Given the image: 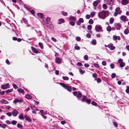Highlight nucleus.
Instances as JSON below:
<instances>
[{
	"label": "nucleus",
	"instance_id": "1",
	"mask_svg": "<svg viewBox=\"0 0 129 129\" xmlns=\"http://www.w3.org/2000/svg\"><path fill=\"white\" fill-rule=\"evenodd\" d=\"M109 13L106 11L103 12V11L98 13V16L99 17L102 19H105L108 16Z\"/></svg>",
	"mask_w": 129,
	"mask_h": 129
},
{
	"label": "nucleus",
	"instance_id": "2",
	"mask_svg": "<svg viewBox=\"0 0 129 129\" xmlns=\"http://www.w3.org/2000/svg\"><path fill=\"white\" fill-rule=\"evenodd\" d=\"M102 28L101 26L99 25H97L95 26V29L97 32H100Z\"/></svg>",
	"mask_w": 129,
	"mask_h": 129
},
{
	"label": "nucleus",
	"instance_id": "3",
	"mask_svg": "<svg viewBox=\"0 0 129 129\" xmlns=\"http://www.w3.org/2000/svg\"><path fill=\"white\" fill-rule=\"evenodd\" d=\"M9 84L7 83L6 85L3 84L1 86V88L3 89H5L9 88Z\"/></svg>",
	"mask_w": 129,
	"mask_h": 129
},
{
	"label": "nucleus",
	"instance_id": "4",
	"mask_svg": "<svg viewBox=\"0 0 129 129\" xmlns=\"http://www.w3.org/2000/svg\"><path fill=\"white\" fill-rule=\"evenodd\" d=\"M50 18L49 17H47L46 18L45 20L44 21V23L45 25L50 23Z\"/></svg>",
	"mask_w": 129,
	"mask_h": 129
},
{
	"label": "nucleus",
	"instance_id": "5",
	"mask_svg": "<svg viewBox=\"0 0 129 129\" xmlns=\"http://www.w3.org/2000/svg\"><path fill=\"white\" fill-rule=\"evenodd\" d=\"M84 22V20L82 18H80L78 21L76 22V24L78 25H80L81 23H82Z\"/></svg>",
	"mask_w": 129,
	"mask_h": 129
},
{
	"label": "nucleus",
	"instance_id": "6",
	"mask_svg": "<svg viewBox=\"0 0 129 129\" xmlns=\"http://www.w3.org/2000/svg\"><path fill=\"white\" fill-rule=\"evenodd\" d=\"M114 2L113 0H107L106 3L108 5H113Z\"/></svg>",
	"mask_w": 129,
	"mask_h": 129
},
{
	"label": "nucleus",
	"instance_id": "7",
	"mask_svg": "<svg viewBox=\"0 0 129 129\" xmlns=\"http://www.w3.org/2000/svg\"><path fill=\"white\" fill-rule=\"evenodd\" d=\"M115 26L116 29L117 30H120L121 27V25L119 23H117L115 24Z\"/></svg>",
	"mask_w": 129,
	"mask_h": 129
},
{
	"label": "nucleus",
	"instance_id": "8",
	"mask_svg": "<svg viewBox=\"0 0 129 129\" xmlns=\"http://www.w3.org/2000/svg\"><path fill=\"white\" fill-rule=\"evenodd\" d=\"M120 19L124 22H125L127 20V17H126L124 15H122L120 17Z\"/></svg>",
	"mask_w": 129,
	"mask_h": 129
},
{
	"label": "nucleus",
	"instance_id": "9",
	"mask_svg": "<svg viewBox=\"0 0 129 129\" xmlns=\"http://www.w3.org/2000/svg\"><path fill=\"white\" fill-rule=\"evenodd\" d=\"M129 2L128 0H122L121 3L122 5H126L128 4Z\"/></svg>",
	"mask_w": 129,
	"mask_h": 129
},
{
	"label": "nucleus",
	"instance_id": "10",
	"mask_svg": "<svg viewBox=\"0 0 129 129\" xmlns=\"http://www.w3.org/2000/svg\"><path fill=\"white\" fill-rule=\"evenodd\" d=\"M47 27L49 28L51 30L53 29V26L52 24L51 23H49V24H47L46 25Z\"/></svg>",
	"mask_w": 129,
	"mask_h": 129
},
{
	"label": "nucleus",
	"instance_id": "11",
	"mask_svg": "<svg viewBox=\"0 0 129 129\" xmlns=\"http://www.w3.org/2000/svg\"><path fill=\"white\" fill-rule=\"evenodd\" d=\"M12 114L14 116H16L18 113V111L16 110H14L12 112Z\"/></svg>",
	"mask_w": 129,
	"mask_h": 129
},
{
	"label": "nucleus",
	"instance_id": "12",
	"mask_svg": "<svg viewBox=\"0 0 129 129\" xmlns=\"http://www.w3.org/2000/svg\"><path fill=\"white\" fill-rule=\"evenodd\" d=\"M55 62L58 64H60L61 63L60 59L58 57H56L55 59Z\"/></svg>",
	"mask_w": 129,
	"mask_h": 129
},
{
	"label": "nucleus",
	"instance_id": "13",
	"mask_svg": "<svg viewBox=\"0 0 129 129\" xmlns=\"http://www.w3.org/2000/svg\"><path fill=\"white\" fill-rule=\"evenodd\" d=\"M113 39L115 41L117 39L118 40H120V38L119 36H116V35H114L113 37Z\"/></svg>",
	"mask_w": 129,
	"mask_h": 129
},
{
	"label": "nucleus",
	"instance_id": "14",
	"mask_svg": "<svg viewBox=\"0 0 129 129\" xmlns=\"http://www.w3.org/2000/svg\"><path fill=\"white\" fill-rule=\"evenodd\" d=\"M115 11L117 12L118 14H120L122 12L121 10H120V8L119 7H117L115 9Z\"/></svg>",
	"mask_w": 129,
	"mask_h": 129
},
{
	"label": "nucleus",
	"instance_id": "15",
	"mask_svg": "<svg viewBox=\"0 0 129 129\" xmlns=\"http://www.w3.org/2000/svg\"><path fill=\"white\" fill-rule=\"evenodd\" d=\"M1 104H7L8 103V102L5 99H3L1 100L0 101Z\"/></svg>",
	"mask_w": 129,
	"mask_h": 129
},
{
	"label": "nucleus",
	"instance_id": "16",
	"mask_svg": "<svg viewBox=\"0 0 129 129\" xmlns=\"http://www.w3.org/2000/svg\"><path fill=\"white\" fill-rule=\"evenodd\" d=\"M31 49L35 53H38L39 52L34 47H31Z\"/></svg>",
	"mask_w": 129,
	"mask_h": 129
},
{
	"label": "nucleus",
	"instance_id": "17",
	"mask_svg": "<svg viewBox=\"0 0 129 129\" xmlns=\"http://www.w3.org/2000/svg\"><path fill=\"white\" fill-rule=\"evenodd\" d=\"M66 87V88H65V89H67L69 91H71L72 90L71 87L70 86H69L67 85Z\"/></svg>",
	"mask_w": 129,
	"mask_h": 129
},
{
	"label": "nucleus",
	"instance_id": "18",
	"mask_svg": "<svg viewBox=\"0 0 129 129\" xmlns=\"http://www.w3.org/2000/svg\"><path fill=\"white\" fill-rule=\"evenodd\" d=\"M68 19L70 21H75L76 20V18L73 16H71L68 18Z\"/></svg>",
	"mask_w": 129,
	"mask_h": 129
},
{
	"label": "nucleus",
	"instance_id": "19",
	"mask_svg": "<svg viewBox=\"0 0 129 129\" xmlns=\"http://www.w3.org/2000/svg\"><path fill=\"white\" fill-rule=\"evenodd\" d=\"M31 107L32 109L36 110H38V109L34 105H31Z\"/></svg>",
	"mask_w": 129,
	"mask_h": 129
},
{
	"label": "nucleus",
	"instance_id": "20",
	"mask_svg": "<svg viewBox=\"0 0 129 129\" xmlns=\"http://www.w3.org/2000/svg\"><path fill=\"white\" fill-rule=\"evenodd\" d=\"M25 97L28 99H30L32 98V96L29 94H27L25 95Z\"/></svg>",
	"mask_w": 129,
	"mask_h": 129
},
{
	"label": "nucleus",
	"instance_id": "21",
	"mask_svg": "<svg viewBox=\"0 0 129 129\" xmlns=\"http://www.w3.org/2000/svg\"><path fill=\"white\" fill-rule=\"evenodd\" d=\"M37 15L40 18H41L43 17V14L41 13H38Z\"/></svg>",
	"mask_w": 129,
	"mask_h": 129
},
{
	"label": "nucleus",
	"instance_id": "22",
	"mask_svg": "<svg viewBox=\"0 0 129 129\" xmlns=\"http://www.w3.org/2000/svg\"><path fill=\"white\" fill-rule=\"evenodd\" d=\"M60 84L65 89L66 88V86L67 85L64 83H60Z\"/></svg>",
	"mask_w": 129,
	"mask_h": 129
},
{
	"label": "nucleus",
	"instance_id": "23",
	"mask_svg": "<svg viewBox=\"0 0 129 129\" xmlns=\"http://www.w3.org/2000/svg\"><path fill=\"white\" fill-rule=\"evenodd\" d=\"M82 96V94L81 93L79 92L78 91V94L77 95V97L78 98H81Z\"/></svg>",
	"mask_w": 129,
	"mask_h": 129
},
{
	"label": "nucleus",
	"instance_id": "24",
	"mask_svg": "<svg viewBox=\"0 0 129 129\" xmlns=\"http://www.w3.org/2000/svg\"><path fill=\"white\" fill-rule=\"evenodd\" d=\"M98 3L96 1H94L93 3V5L94 7H96L98 6Z\"/></svg>",
	"mask_w": 129,
	"mask_h": 129
},
{
	"label": "nucleus",
	"instance_id": "25",
	"mask_svg": "<svg viewBox=\"0 0 129 129\" xmlns=\"http://www.w3.org/2000/svg\"><path fill=\"white\" fill-rule=\"evenodd\" d=\"M91 44L93 45H95L96 44V41L95 39H93L91 42Z\"/></svg>",
	"mask_w": 129,
	"mask_h": 129
},
{
	"label": "nucleus",
	"instance_id": "26",
	"mask_svg": "<svg viewBox=\"0 0 129 129\" xmlns=\"http://www.w3.org/2000/svg\"><path fill=\"white\" fill-rule=\"evenodd\" d=\"M64 19H60L59 20L58 23L59 24H60L64 22Z\"/></svg>",
	"mask_w": 129,
	"mask_h": 129
},
{
	"label": "nucleus",
	"instance_id": "27",
	"mask_svg": "<svg viewBox=\"0 0 129 129\" xmlns=\"http://www.w3.org/2000/svg\"><path fill=\"white\" fill-rule=\"evenodd\" d=\"M39 45L40 46V48L43 49V44L40 42L39 43Z\"/></svg>",
	"mask_w": 129,
	"mask_h": 129
},
{
	"label": "nucleus",
	"instance_id": "28",
	"mask_svg": "<svg viewBox=\"0 0 129 129\" xmlns=\"http://www.w3.org/2000/svg\"><path fill=\"white\" fill-rule=\"evenodd\" d=\"M62 78L64 80L66 81L68 80L69 79L68 77L65 76H63Z\"/></svg>",
	"mask_w": 129,
	"mask_h": 129
},
{
	"label": "nucleus",
	"instance_id": "29",
	"mask_svg": "<svg viewBox=\"0 0 129 129\" xmlns=\"http://www.w3.org/2000/svg\"><path fill=\"white\" fill-rule=\"evenodd\" d=\"M87 98V97L85 95L83 96V98L81 100V101L82 102H85V100Z\"/></svg>",
	"mask_w": 129,
	"mask_h": 129
},
{
	"label": "nucleus",
	"instance_id": "30",
	"mask_svg": "<svg viewBox=\"0 0 129 129\" xmlns=\"http://www.w3.org/2000/svg\"><path fill=\"white\" fill-rule=\"evenodd\" d=\"M124 33L126 35H127L128 33L129 32V30H128V29H125L124 30Z\"/></svg>",
	"mask_w": 129,
	"mask_h": 129
},
{
	"label": "nucleus",
	"instance_id": "31",
	"mask_svg": "<svg viewBox=\"0 0 129 129\" xmlns=\"http://www.w3.org/2000/svg\"><path fill=\"white\" fill-rule=\"evenodd\" d=\"M13 91V89H8V90H7L6 91V92L7 93H8L10 92H12Z\"/></svg>",
	"mask_w": 129,
	"mask_h": 129
},
{
	"label": "nucleus",
	"instance_id": "32",
	"mask_svg": "<svg viewBox=\"0 0 129 129\" xmlns=\"http://www.w3.org/2000/svg\"><path fill=\"white\" fill-rule=\"evenodd\" d=\"M123 59H119L118 60L117 63L120 64L121 63H122V62H123Z\"/></svg>",
	"mask_w": 129,
	"mask_h": 129
},
{
	"label": "nucleus",
	"instance_id": "33",
	"mask_svg": "<svg viewBox=\"0 0 129 129\" xmlns=\"http://www.w3.org/2000/svg\"><path fill=\"white\" fill-rule=\"evenodd\" d=\"M75 46L74 47L75 49L77 50H79L80 47L79 46H77V44H75Z\"/></svg>",
	"mask_w": 129,
	"mask_h": 129
},
{
	"label": "nucleus",
	"instance_id": "34",
	"mask_svg": "<svg viewBox=\"0 0 129 129\" xmlns=\"http://www.w3.org/2000/svg\"><path fill=\"white\" fill-rule=\"evenodd\" d=\"M125 66V63L123 62L121 63L120 64V67L121 68H122L124 67Z\"/></svg>",
	"mask_w": 129,
	"mask_h": 129
},
{
	"label": "nucleus",
	"instance_id": "35",
	"mask_svg": "<svg viewBox=\"0 0 129 129\" xmlns=\"http://www.w3.org/2000/svg\"><path fill=\"white\" fill-rule=\"evenodd\" d=\"M103 8L104 9H106L107 8V6L105 4H103Z\"/></svg>",
	"mask_w": 129,
	"mask_h": 129
},
{
	"label": "nucleus",
	"instance_id": "36",
	"mask_svg": "<svg viewBox=\"0 0 129 129\" xmlns=\"http://www.w3.org/2000/svg\"><path fill=\"white\" fill-rule=\"evenodd\" d=\"M6 126V125L5 124H1V125L0 126V127H2L3 128H5Z\"/></svg>",
	"mask_w": 129,
	"mask_h": 129
},
{
	"label": "nucleus",
	"instance_id": "37",
	"mask_svg": "<svg viewBox=\"0 0 129 129\" xmlns=\"http://www.w3.org/2000/svg\"><path fill=\"white\" fill-rule=\"evenodd\" d=\"M112 45H113L112 44L110 43L108 45H105V47H108L109 48H110L112 46Z\"/></svg>",
	"mask_w": 129,
	"mask_h": 129
},
{
	"label": "nucleus",
	"instance_id": "38",
	"mask_svg": "<svg viewBox=\"0 0 129 129\" xmlns=\"http://www.w3.org/2000/svg\"><path fill=\"white\" fill-rule=\"evenodd\" d=\"M107 30L108 31H110L111 30V27L109 26H108V27L107 28Z\"/></svg>",
	"mask_w": 129,
	"mask_h": 129
},
{
	"label": "nucleus",
	"instance_id": "39",
	"mask_svg": "<svg viewBox=\"0 0 129 129\" xmlns=\"http://www.w3.org/2000/svg\"><path fill=\"white\" fill-rule=\"evenodd\" d=\"M17 123V121L14 120H13L11 122V124L14 125H15Z\"/></svg>",
	"mask_w": 129,
	"mask_h": 129
},
{
	"label": "nucleus",
	"instance_id": "40",
	"mask_svg": "<svg viewBox=\"0 0 129 129\" xmlns=\"http://www.w3.org/2000/svg\"><path fill=\"white\" fill-rule=\"evenodd\" d=\"M87 28L88 30H90L92 28V26L91 25H89L87 26Z\"/></svg>",
	"mask_w": 129,
	"mask_h": 129
},
{
	"label": "nucleus",
	"instance_id": "41",
	"mask_svg": "<svg viewBox=\"0 0 129 129\" xmlns=\"http://www.w3.org/2000/svg\"><path fill=\"white\" fill-rule=\"evenodd\" d=\"M18 92L21 93H23L24 92V90L21 88H19L18 89Z\"/></svg>",
	"mask_w": 129,
	"mask_h": 129
},
{
	"label": "nucleus",
	"instance_id": "42",
	"mask_svg": "<svg viewBox=\"0 0 129 129\" xmlns=\"http://www.w3.org/2000/svg\"><path fill=\"white\" fill-rule=\"evenodd\" d=\"M93 20L92 19H91L89 20L88 23L89 24H92L93 23Z\"/></svg>",
	"mask_w": 129,
	"mask_h": 129
},
{
	"label": "nucleus",
	"instance_id": "43",
	"mask_svg": "<svg viewBox=\"0 0 129 129\" xmlns=\"http://www.w3.org/2000/svg\"><path fill=\"white\" fill-rule=\"evenodd\" d=\"M17 126L19 128H21L23 127L22 126L20 123H18L17 125Z\"/></svg>",
	"mask_w": 129,
	"mask_h": 129
},
{
	"label": "nucleus",
	"instance_id": "44",
	"mask_svg": "<svg viewBox=\"0 0 129 129\" xmlns=\"http://www.w3.org/2000/svg\"><path fill=\"white\" fill-rule=\"evenodd\" d=\"M81 38L80 37H76V40L78 41H80L81 40Z\"/></svg>",
	"mask_w": 129,
	"mask_h": 129
},
{
	"label": "nucleus",
	"instance_id": "45",
	"mask_svg": "<svg viewBox=\"0 0 129 129\" xmlns=\"http://www.w3.org/2000/svg\"><path fill=\"white\" fill-rule=\"evenodd\" d=\"M114 21V19L113 18H111L109 20L111 24H112L113 23Z\"/></svg>",
	"mask_w": 129,
	"mask_h": 129
},
{
	"label": "nucleus",
	"instance_id": "46",
	"mask_svg": "<svg viewBox=\"0 0 129 129\" xmlns=\"http://www.w3.org/2000/svg\"><path fill=\"white\" fill-rule=\"evenodd\" d=\"M25 120L29 122H31V119L28 117H26V118H25Z\"/></svg>",
	"mask_w": 129,
	"mask_h": 129
},
{
	"label": "nucleus",
	"instance_id": "47",
	"mask_svg": "<svg viewBox=\"0 0 129 129\" xmlns=\"http://www.w3.org/2000/svg\"><path fill=\"white\" fill-rule=\"evenodd\" d=\"M116 76V74L115 73H114L112 74L111 75V77L112 78H115V77Z\"/></svg>",
	"mask_w": 129,
	"mask_h": 129
},
{
	"label": "nucleus",
	"instance_id": "48",
	"mask_svg": "<svg viewBox=\"0 0 129 129\" xmlns=\"http://www.w3.org/2000/svg\"><path fill=\"white\" fill-rule=\"evenodd\" d=\"M13 88L15 89H16L18 88V87L16 85L14 84H13Z\"/></svg>",
	"mask_w": 129,
	"mask_h": 129
},
{
	"label": "nucleus",
	"instance_id": "49",
	"mask_svg": "<svg viewBox=\"0 0 129 129\" xmlns=\"http://www.w3.org/2000/svg\"><path fill=\"white\" fill-rule=\"evenodd\" d=\"M62 14L64 16H66L67 15V13L64 11H62L61 12Z\"/></svg>",
	"mask_w": 129,
	"mask_h": 129
},
{
	"label": "nucleus",
	"instance_id": "50",
	"mask_svg": "<svg viewBox=\"0 0 129 129\" xmlns=\"http://www.w3.org/2000/svg\"><path fill=\"white\" fill-rule=\"evenodd\" d=\"M19 118L20 119H23L24 118V117L22 115H20Z\"/></svg>",
	"mask_w": 129,
	"mask_h": 129
},
{
	"label": "nucleus",
	"instance_id": "51",
	"mask_svg": "<svg viewBox=\"0 0 129 129\" xmlns=\"http://www.w3.org/2000/svg\"><path fill=\"white\" fill-rule=\"evenodd\" d=\"M79 72L80 73L82 74H83L84 73H85L84 71H83L81 69H80L79 70Z\"/></svg>",
	"mask_w": 129,
	"mask_h": 129
},
{
	"label": "nucleus",
	"instance_id": "52",
	"mask_svg": "<svg viewBox=\"0 0 129 129\" xmlns=\"http://www.w3.org/2000/svg\"><path fill=\"white\" fill-rule=\"evenodd\" d=\"M84 59L86 60H87L88 59V56L87 55H85L84 57Z\"/></svg>",
	"mask_w": 129,
	"mask_h": 129
},
{
	"label": "nucleus",
	"instance_id": "53",
	"mask_svg": "<svg viewBox=\"0 0 129 129\" xmlns=\"http://www.w3.org/2000/svg\"><path fill=\"white\" fill-rule=\"evenodd\" d=\"M113 45H112V46L110 48V50H113L115 49V47L114 46H113Z\"/></svg>",
	"mask_w": 129,
	"mask_h": 129
},
{
	"label": "nucleus",
	"instance_id": "54",
	"mask_svg": "<svg viewBox=\"0 0 129 129\" xmlns=\"http://www.w3.org/2000/svg\"><path fill=\"white\" fill-rule=\"evenodd\" d=\"M102 64L103 66H106V62L105 61H103L102 62Z\"/></svg>",
	"mask_w": 129,
	"mask_h": 129
},
{
	"label": "nucleus",
	"instance_id": "55",
	"mask_svg": "<svg viewBox=\"0 0 129 129\" xmlns=\"http://www.w3.org/2000/svg\"><path fill=\"white\" fill-rule=\"evenodd\" d=\"M110 68L112 69H113L114 67V66L113 64L111 63L110 64Z\"/></svg>",
	"mask_w": 129,
	"mask_h": 129
},
{
	"label": "nucleus",
	"instance_id": "56",
	"mask_svg": "<svg viewBox=\"0 0 129 129\" xmlns=\"http://www.w3.org/2000/svg\"><path fill=\"white\" fill-rule=\"evenodd\" d=\"M86 102L88 104H90V103L91 101L89 99H87L86 101Z\"/></svg>",
	"mask_w": 129,
	"mask_h": 129
},
{
	"label": "nucleus",
	"instance_id": "57",
	"mask_svg": "<svg viewBox=\"0 0 129 129\" xmlns=\"http://www.w3.org/2000/svg\"><path fill=\"white\" fill-rule=\"evenodd\" d=\"M70 24L72 26H74L75 24V23L73 22H70Z\"/></svg>",
	"mask_w": 129,
	"mask_h": 129
},
{
	"label": "nucleus",
	"instance_id": "58",
	"mask_svg": "<svg viewBox=\"0 0 129 129\" xmlns=\"http://www.w3.org/2000/svg\"><path fill=\"white\" fill-rule=\"evenodd\" d=\"M19 102V100L17 99H16L13 102L14 103H17Z\"/></svg>",
	"mask_w": 129,
	"mask_h": 129
},
{
	"label": "nucleus",
	"instance_id": "59",
	"mask_svg": "<svg viewBox=\"0 0 129 129\" xmlns=\"http://www.w3.org/2000/svg\"><path fill=\"white\" fill-rule=\"evenodd\" d=\"M126 87L127 88L126 90V92L128 93L129 92V86H127Z\"/></svg>",
	"mask_w": 129,
	"mask_h": 129
},
{
	"label": "nucleus",
	"instance_id": "60",
	"mask_svg": "<svg viewBox=\"0 0 129 129\" xmlns=\"http://www.w3.org/2000/svg\"><path fill=\"white\" fill-rule=\"evenodd\" d=\"M113 125L114 126L116 127H117L118 126L117 124L115 122H113Z\"/></svg>",
	"mask_w": 129,
	"mask_h": 129
},
{
	"label": "nucleus",
	"instance_id": "61",
	"mask_svg": "<svg viewBox=\"0 0 129 129\" xmlns=\"http://www.w3.org/2000/svg\"><path fill=\"white\" fill-rule=\"evenodd\" d=\"M101 79L100 78H98L97 79V82L98 83H100L101 82Z\"/></svg>",
	"mask_w": 129,
	"mask_h": 129
},
{
	"label": "nucleus",
	"instance_id": "62",
	"mask_svg": "<svg viewBox=\"0 0 129 129\" xmlns=\"http://www.w3.org/2000/svg\"><path fill=\"white\" fill-rule=\"evenodd\" d=\"M91 104L92 105L94 106H96V103L94 101H92L91 102Z\"/></svg>",
	"mask_w": 129,
	"mask_h": 129
},
{
	"label": "nucleus",
	"instance_id": "63",
	"mask_svg": "<svg viewBox=\"0 0 129 129\" xmlns=\"http://www.w3.org/2000/svg\"><path fill=\"white\" fill-rule=\"evenodd\" d=\"M51 40L53 41L54 42H56L57 40H56V39L55 38L52 37L51 38Z\"/></svg>",
	"mask_w": 129,
	"mask_h": 129
},
{
	"label": "nucleus",
	"instance_id": "64",
	"mask_svg": "<svg viewBox=\"0 0 129 129\" xmlns=\"http://www.w3.org/2000/svg\"><path fill=\"white\" fill-rule=\"evenodd\" d=\"M95 12H91L90 15L92 16H93L95 15Z\"/></svg>",
	"mask_w": 129,
	"mask_h": 129
}]
</instances>
